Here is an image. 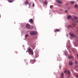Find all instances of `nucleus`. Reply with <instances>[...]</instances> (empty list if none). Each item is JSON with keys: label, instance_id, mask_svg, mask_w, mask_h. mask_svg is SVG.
<instances>
[{"label": "nucleus", "instance_id": "14", "mask_svg": "<svg viewBox=\"0 0 78 78\" xmlns=\"http://www.w3.org/2000/svg\"><path fill=\"white\" fill-rule=\"evenodd\" d=\"M72 16L70 15H69L67 16V19H71Z\"/></svg>", "mask_w": 78, "mask_h": 78}, {"label": "nucleus", "instance_id": "26", "mask_svg": "<svg viewBox=\"0 0 78 78\" xmlns=\"http://www.w3.org/2000/svg\"><path fill=\"white\" fill-rule=\"evenodd\" d=\"M53 8V5H51L50 6V8L51 9Z\"/></svg>", "mask_w": 78, "mask_h": 78}, {"label": "nucleus", "instance_id": "4", "mask_svg": "<svg viewBox=\"0 0 78 78\" xmlns=\"http://www.w3.org/2000/svg\"><path fill=\"white\" fill-rule=\"evenodd\" d=\"M29 22H30V23L33 24V19H31L29 20Z\"/></svg>", "mask_w": 78, "mask_h": 78}, {"label": "nucleus", "instance_id": "1", "mask_svg": "<svg viewBox=\"0 0 78 78\" xmlns=\"http://www.w3.org/2000/svg\"><path fill=\"white\" fill-rule=\"evenodd\" d=\"M77 17L74 16L72 18V20L74 21V22H78V20L75 21V20L77 19Z\"/></svg>", "mask_w": 78, "mask_h": 78}, {"label": "nucleus", "instance_id": "28", "mask_svg": "<svg viewBox=\"0 0 78 78\" xmlns=\"http://www.w3.org/2000/svg\"><path fill=\"white\" fill-rule=\"evenodd\" d=\"M29 6H31V3H30V2L29 3Z\"/></svg>", "mask_w": 78, "mask_h": 78}, {"label": "nucleus", "instance_id": "32", "mask_svg": "<svg viewBox=\"0 0 78 78\" xmlns=\"http://www.w3.org/2000/svg\"><path fill=\"white\" fill-rule=\"evenodd\" d=\"M65 55H67V54L65 53Z\"/></svg>", "mask_w": 78, "mask_h": 78}, {"label": "nucleus", "instance_id": "6", "mask_svg": "<svg viewBox=\"0 0 78 78\" xmlns=\"http://www.w3.org/2000/svg\"><path fill=\"white\" fill-rule=\"evenodd\" d=\"M69 64L70 66H72V65H73L72 61H71V62H69Z\"/></svg>", "mask_w": 78, "mask_h": 78}, {"label": "nucleus", "instance_id": "33", "mask_svg": "<svg viewBox=\"0 0 78 78\" xmlns=\"http://www.w3.org/2000/svg\"><path fill=\"white\" fill-rule=\"evenodd\" d=\"M28 51H26V52H27H27H28Z\"/></svg>", "mask_w": 78, "mask_h": 78}, {"label": "nucleus", "instance_id": "17", "mask_svg": "<svg viewBox=\"0 0 78 78\" xmlns=\"http://www.w3.org/2000/svg\"><path fill=\"white\" fill-rule=\"evenodd\" d=\"M63 76H64V74L62 73L61 74V76L62 78H63Z\"/></svg>", "mask_w": 78, "mask_h": 78}, {"label": "nucleus", "instance_id": "27", "mask_svg": "<svg viewBox=\"0 0 78 78\" xmlns=\"http://www.w3.org/2000/svg\"><path fill=\"white\" fill-rule=\"evenodd\" d=\"M66 72H67V71L66 70H65V72H64V73H66Z\"/></svg>", "mask_w": 78, "mask_h": 78}, {"label": "nucleus", "instance_id": "3", "mask_svg": "<svg viewBox=\"0 0 78 78\" xmlns=\"http://www.w3.org/2000/svg\"><path fill=\"white\" fill-rule=\"evenodd\" d=\"M26 27L27 28L30 29V25L29 24H27L26 25Z\"/></svg>", "mask_w": 78, "mask_h": 78}, {"label": "nucleus", "instance_id": "25", "mask_svg": "<svg viewBox=\"0 0 78 78\" xmlns=\"http://www.w3.org/2000/svg\"><path fill=\"white\" fill-rule=\"evenodd\" d=\"M75 76H76V77L78 78V74H76V75H75Z\"/></svg>", "mask_w": 78, "mask_h": 78}, {"label": "nucleus", "instance_id": "18", "mask_svg": "<svg viewBox=\"0 0 78 78\" xmlns=\"http://www.w3.org/2000/svg\"><path fill=\"white\" fill-rule=\"evenodd\" d=\"M45 0V1L44 2V4L45 5H46V4H47V1Z\"/></svg>", "mask_w": 78, "mask_h": 78}, {"label": "nucleus", "instance_id": "22", "mask_svg": "<svg viewBox=\"0 0 78 78\" xmlns=\"http://www.w3.org/2000/svg\"><path fill=\"white\" fill-rule=\"evenodd\" d=\"M71 26L69 25L68 26L67 28H71Z\"/></svg>", "mask_w": 78, "mask_h": 78}, {"label": "nucleus", "instance_id": "35", "mask_svg": "<svg viewBox=\"0 0 78 78\" xmlns=\"http://www.w3.org/2000/svg\"><path fill=\"white\" fill-rule=\"evenodd\" d=\"M68 77H69V76H68Z\"/></svg>", "mask_w": 78, "mask_h": 78}, {"label": "nucleus", "instance_id": "16", "mask_svg": "<svg viewBox=\"0 0 78 78\" xmlns=\"http://www.w3.org/2000/svg\"><path fill=\"white\" fill-rule=\"evenodd\" d=\"M70 3L71 5H73V4H74V3H75V2L74 1H71L70 2Z\"/></svg>", "mask_w": 78, "mask_h": 78}, {"label": "nucleus", "instance_id": "19", "mask_svg": "<svg viewBox=\"0 0 78 78\" xmlns=\"http://www.w3.org/2000/svg\"><path fill=\"white\" fill-rule=\"evenodd\" d=\"M68 58H72L73 57H72V55H69V56Z\"/></svg>", "mask_w": 78, "mask_h": 78}, {"label": "nucleus", "instance_id": "7", "mask_svg": "<svg viewBox=\"0 0 78 78\" xmlns=\"http://www.w3.org/2000/svg\"><path fill=\"white\" fill-rule=\"evenodd\" d=\"M29 3V2H28V0H26L25 2V3L26 5H28Z\"/></svg>", "mask_w": 78, "mask_h": 78}, {"label": "nucleus", "instance_id": "29", "mask_svg": "<svg viewBox=\"0 0 78 78\" xmlns=\"http://www.w3.org/2000/svg\"><path fill=\"white\" fill-rule=\"evenodd\" d=\"M33 6H34V3L33 5Z\"/></svg>", "mask_w": 78, "mask_h": 78}, {"label": "nucleus", "instance_id": "13", "mask_svg": "<svg viewBox=\"0 0 78 78\" xmlns=\"http://www.w3.org/2000/svg\"><path fill=\"white\" fill-rule=\"evenodd\" d=\"M56 2L57 3H61V1L59 0H57L56 1Z\"/></svg>", "mask_w": 78, "mask_h": 78}, {"label": "nucleus", "instance_id": "12", "mask_svg": "<svg viewBox=\"0 0 78 78\" xmlns=\"http://www.w3.org/2000/svg\"><path fill=\"white\" fill-rule=\"evenodd\" d=\"M30 61H31V62H34L32 63V64H34V62H36V59H34V60H30Z\"/></svg>", "mask_w": 78, "mask_h": 78}, {"label": "nucleus", "instance_id": "24", "mask_svg": "<svg viewBox=\"0 0 78 78\" xmlns=\"http://www.w3.org/2000/svg\"><path fill=\"white\" fill-rule=\"evenodd\" d=\"M75 8H77V7H78V5H75Z\"/></svg>", "mask_w": 78, "mask_h": 78}, {"label": "nucleus", "instance_id": "10", "mask_svg": "<svg viewBox=\"0 0 78 78\" xmlns=\"http://www.w3.org/2000/svg\"><path fill=\"white\" fill-rule=\"evenodd\" d=\"M27 50H28L29 52V51H33V50H32V49H31V48L30 47L28 48Z\"/></svg>", "mask_w": 78, "mask_h": 78}, {"label": "nucleus", "instance_id": "9", "mask_svg": "<svg viewBox=\"0 0 78 78\" xmlns=\"http://www.w3.org/2000/svg\"><path fill=\"white\" fill-rule=\"evenodd\" d=\"M29 55H33V51H31L29 52Z\"/></svg>", "mask_w": 78, "mask_h": 78}, {"label": "nucleus", "instance_id": "2", "mask_svg": "<svg viewBox=\"0 0 78 78\" xmlns=\"http://www.w3.org/2000/svg\"><path fill=\"white\" fill-rule=\"evenodd\" d=\"M30 34L31 35H34V34H37V32L35 31H31L30 33Z\"/></svg>", "mask_w": 78, "mask_h": 78}, {"label": "nucleus", "instance_id": "21", "mask_svg": "<svg viewBox=\"0 0 78 78\" xmlns=\"http://www.w3.org/2000/svg\"><path fill=\"white\" fill-rule=\"evenodd\" d=\"M67 73H68V75H70V71H68Z\"/></svg>", "mask_w": 78, "mask_h": 78}, {"label": "nucleus", "instance_id": "23", "mask_svg": "<svg viewBox=\"0 0 78 78\" xmlns=\"http://www.w3.org/2000/svg\"><path fill=\"white\" fill-rule=\"evenodd\" d=\"M75 63L76 64H78V62H77V61H75Z\"/></svg>", "mask_w": 78, "mask_h": 78}, {"label": "nucleus", "instance_id": "8", "mask_svg": "<svg viewBox=\"0 0 78 78\" xmlns=\"http://www.w3.org/2000/svg\"><path fill=\"white\" fill-rule=\"evenodd\" d=\"M57 31H60V30H59V29H56L54 30V32H55V33H56V32H57Z\"/></svg>", "mask_w": 78, "mask_h": 78}, {"label": "nucleus", "instance_id": "20", "mask_svg": "<svg viewBox=\"0 0 78 78\" xmlns=\"http://www.w3.org/2000/svg\"><path fill=\"white\" fill-rule=\"evenodd\" d=\"M28 36H29V35L28 34L25 35V38H27V37H28Z\"/></svg>", "mask_w": 78, "mask_h": 78}, {"label": "nucleus", "instance_id": "5", "mask_svg": "<svg viewBox=\"0 0 78 78\" xmlns=\"http://www.w3.org/2000/svg\"><path fill=\"white\" fill-rule=\"evenodd\" d=\"M69 35H70V36H71V37H76L75 35L74 34H70Z\"/></svg>", "mask_w": 78, "mask_h": 78}, {"label": "nucleus", "instance_id": "11", "mask_svg": "<svg viewBox=\"0 0 78 78\" xmlns=\"http://www.w3.org/2000/svg\"><path fill=\"white\" fill-rule=\"evenodd\" d=\"M76 44H78V37H77L76 38Z\"/></svg>", "mask_w": 78, "mask_h": 78}, {"label": "nucleus", "instance_id": "15", "mask_svg": "<svg viewBox=\"0 0 78 78\" xmlns=\"http://www.w3.org/2000/svg\"><path fill=\"white\" fill-rule=\"evenodd\" d=\"M8 1L10 3H11V2H12L14 1V0H8Z\"/></svg>", "mask_w": 78, "mask_h": 78}, {"label": "nucleus", "instance_id": "34", "mask_svg": "<svg viewBox=\"0 0 78 78\" xmlns=\"http://www.w3.org/2000/svg\"><path fill=\"white\" fill-rule=\"evenodd\" d=\"M1 17V16L0 15V18Z\"/></svg>", "mask_w": 78, "mask_h": 78}, {"label": "nucleus", "instance_id": "30", "mask_svg": "<svg viewBox=\"0 0 78 78\" xmlns=\"http://www.w3.org/2000/svg\"><path fill=\"white\" fill-rule=\"evenodd\" d=\"M65 12H67V10H66Z\"/></svg>", "mask_w": 78, "mask_h": 78}, {"label": "nucleus", "instance_id": "31", "mask_svg": "<svg viewBox=\"0 0 78 78\" xmlns=\"http://www.w3.org/2000/svg\"><path fill=\"white\" fill-rule=\"evenodd\" d=\"M73 26H74V27H75V24H73Z\"/></svg>", "mask_w": 78, "mask_h": 78}]
</instances>
